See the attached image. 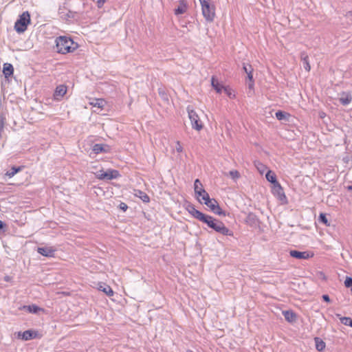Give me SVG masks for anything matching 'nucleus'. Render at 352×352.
I'll list each match as a JSON object with an SVG mask.
<instances>
[{"mask_svg": "<svg viewBox=\"0 0 352 352\" xmlns=\"http://www.w3.org/2000/svg\"><path fill=\"white\" fill-rule=\"evenodd\" d=\"M107 102L103 98H95L91 102H90V104L93 107H97L98 109H102L103 107L106 105Z\"/></svg>", "mask_w": 352, "mask_h": 352, "instance_id": "a211bd4d", "label": "nucleus"}, {"mask_svg": "<svg viewBox=\"0 0 352 352\" xmlns=\"http://www.w3.org/2000/svg\"><path fill=\"white\" fill-rule=\"evenodd\" d=\"M97 289L99 291L104 292L107 296L109 297L113 296L114 294V292L111 287L109 285L102 282L98 283Z\"/></svg>", "mask_w": 352, "mask_h": 352, "instance_id": "2eb2a0df", "label": "nucleus"}, {"mask_svg": "<svg viewBox=\"0 0 352 352\" xmlns=\"http://www.w3.org/2000/svg\"><path fill=\"white\" fill-rule=\"evenodd\" d=\"M37 251L43 256L47 257H53L54 255L55 249H54L52 247H42L38 248Z\"/></svg>", "mask_w": 352, "mask_h": 352, "instance_id": "dca6fc26", "label": "nucleus"}, {"mask_svg": "<svg viewBox=\"0 0 352 352\" xmlns=\"http://www.w3.org/2000/svg\"><path fill=\"white\" fill-rule=\"evenodd\" d=\"M78 1V0H68L62 6H60L58 11L59 17L68 23L78 20L80 17L79 12L73 9L75 3Z\"/></svg>", "mask_w": 352, "mask_h": 352, "instance_id": "f03ea898", "label": "nucleus"}, {"mask_svg": "<svg viewBox=\"0 0 352 352\" xmlns=\"http://www.w3.org/2000/svg\"><path fill=\"white\" fill-rule=\"evenodd\" d=\"M187 211L194 218L206 223L209 228L213 229L217 232H219L225 236H232V232L225 226V224L219 219L214 218L212 216L206 214L199 210H197L193 205H189L186 208Z\"/></svg>", "mask_w": 352, "mask_h": 352, "instance_id": "f257e3e1", "label": "nucleus"}, {"mask_svg": "<svg viewBox=\"0 0 352 352\" xmlns=\"http://www.w3.org/2000/svg\"><path fill=\"white\" fill-rule=\"evenodd\" d=\"M315 342H316V347L318 351H322L324 349L326 345H325V343L322 340H320L318 338H316Z\"/></svg>", "mask_w": 352, "mask_h": 352, "instance_id": "cd10ccee", "label": "nucleus"}, {"mask_svg": "<svg viewBox=\"0 0 352 352\" xmlns=\"http://www.w3.org/2000/svg\"><path fill=\"white\" fill-rule=\"evenodd\" d=\"M243 70L244 71L245 73L247 74L248 72H249V70L253 71L254 69L250 64L244 63L243 64Z\"/></svg>", "mask_w": 352, "mask_h": 352, "instance_id": "e433bc0d", "label": "nucleus"}, {"mask_svg": "<svg viewBox=\"0 0 352 352\" xmlns=\"http://www.w3.org/2000/svg\"><path fill=\"white\" fill-rule=\"evenodd\" d=\"M14 67L11 63H6L3 65V74L6 78L13 75Z\"/></svg>", "mask_w": 352, "mask_h": 352, "instance_id": "f3484780", "label": "nucleus"}, {"mask_svg": "<svg viewBox=\"0 0 352 352\" xmlns=\"http://www.w3.org/2000/svg\"><path fill=\"white\" fill-rule=\"evenodd\" d=\"M85 150L90 154H99L100 153H110L111 147L106 144H95L91 140H86L84 144Z\"/></svg>", "mask_w": 352, "mask_h": 352, "instance_id": "20e7f679", "label": "nucleus"}, {"mask_svg": "<svg viewBox=\"0 0 352 352\" xmlns=\"http://www.w3.org/2000/svg\"><path fill=\"white\" fill-rule=\"evenodd\" d=\"M201 6L202 14L208 23H212L215 18V6L210 3V0H199Z\"/></svg>", "mask_w": 352, "mask_h": 352, "instance_id": "39448f33", "label": "nucleus"}, {"mask_svg": "<svg viewBox=\"0 0 352 352\" xmlns=\"http://www.w3.org/2000/svg\"><path fill=\"white\" fill-rule=\"evenodd\" d=\"M283 314L285 320L289 322H294L296 320V314L292 311H284Z\"/></svg>", "mask_w": 352, "mask_h": 352, "instance_id": "b1692460", "label": "nucleus"}, {"mask_svg": "<svg viewBox=\"0 0 352 352\" xmlns=\"http://www.w3.org/2000/svg\"><path fill=\"white\" fill-rule=\"evenodd\" d=\"M67 87L65 85H60L57 86L54 92V98L55 100L60 101L62 100L63 96L66 94Z\"/></svg>", "mask_w": 352, "mask_h": 352, "instance_id": "ddd939ff", "label": "nucleus"}, {"mask_svg": "<svg viewBox=\"0 0 352 352\" xmlns=\"http://www.w3.org/2000/svg\"><path fill=\"white\" fill-rule=\"evenodd\" d=\"M200 204H204L210 210L216 214L225 216V212L222 210L218 201L215 199L210 198L208 195L204 199H199Z\"/></svg>", "mask_w": 352, "mask_h": 352, "instance_id": "0eeeda50", "label": "nucleus"}, {"mask_svg": "<svg viewBox=\"0 0 352 352\" xmlns=\"http://www.w3.org/2000/svg\"><path fill=\"white\" fill-rule=\"evenodd\" d=\"M322 298L324 301L327 302H330V298H329V296L327 294H324L322 296Z\"/></svg>", "mask_w": 352, "mask_h": 352, "instance_id": "58836bf2", "label": "nucleus"}, {"mask_svg": "<svg viewBox=\"0 0 352 352\" xmlns=\"http://www.w3.org/2000/svg\"><path fill=\"white\" fill-rule=\"evenodd\" d=\"M275 116L276 118L279 121H288L290 115L285 111L279 110L275 113Z\"/></svg>", "mask_w": 352, "mask_h": 352, "instance_id": "4be33fe9", "label": "nucleus"}, {"mask_svg": "<svg viewBox=\"0 0 352 352\" xmlns=\"http://www.w3.org/2000/svg\"><path fill=\"white\" fill-rule=\"evenodd\" d=\"M30 23V14L29 12H23L19 15V19L14 23V30L17 33L24 32L28 28V24Z\"/></svg>", "mask_w": 352, "mask_h": 352, "instance_id": "423d86ee", "label": "nucleus"}, {"mask_svg": "<svg viewBox=\"0 0 352 352\" xmlns=\"http://www.w3.org/2000/svg\"><path fill=\"white\" fill-rule=\"evenodd\" d=\"M339 100L342 105H347L351 102L352 96L349 93L342 92Z\"/></svg>", "mask_w": 352, "mask_h": 352, "instance_id": "412c9836", "label": "nucleus"}, {"mask_svg": "<svg viewBox=\"0 0 352 352\" xmlns=\"http://www.w3.org/2000/svg\"><path fill=\"white\" fill-rule=\"evenodd\" d=\"M95 175L100 180H111L120 177L119 171L114 169L100 170Z\"/></svg>", "mask_w": 352, "mask_h": 352, "instance_id": "6e6552de", "label": "nucleus"}, {"mask_svg": "<svg viewBox=\"0 0 352 352\" xmlns=\"http://www.w3.org/2000/svg\"><path fill=\"white\" fill-rule=\"evenodd\" d=\"M177 152H182V148L180 145H179V147L177 148Z\"/></svg>", "mask_w": 352, "mask_h": 352, "instance_id": "ea45409f", "label": "nucleus"}, {"mask_svg": "<svg viewBox=\"0 0 352 352\" xmlns=\"http://www.w3.org/2000/svg\"><path fill=\"white\" fill-rule=\"evenodd\" d=\"M265 177L267 180L272 183V184H274L275 183L278 182L276 180V174L272 170H268L266 173Z\"/></svg>", "mask_w": 352, "mask_h": 352, "instance_id": "393cba45", "label": "nucleus"}, {"mask_svg": "<svg viewBox=\"0 0 352 352\" xmlns=\"http://www.w3.org/2000/svg\"><path fill=\"white\" fill-rule=\"evenodd\" d=\"M56 52L58 54H66L74 52L78 44L68 36H59L55 39Z\"/></svg>", "mask_w": 352, "mask_h": 352, "instance_id": "7ed1b4c3", "label": "nucleus"}, {"mask_svg": "<svg viewBox=\"0 0 352 352\" xmlns=\"http://www.w3.org/2000/svg\"><path fill=\"white\" fill-rule=\"evenodd\" d=\"M188 5L186 0H179V5L174 9V14L176 16L183 14L188 10Z\"/></svg>", "mask_w": 352, "mask_h": 352, "instance_id": "4468645a", "label": "nucleus"}, {"mask_svg": "<svg viewBox=\"0 0 352 352\" xmlns=\"http://www.w3.org/2000/svg\"><path fill=\"white\" fill-rule=\"evenodd\" d=\"M340 320L342 324L352 327V319L349 317H340Z\"/></svg>", "mask_w": 352, "mask_h": 352, "instance_id": "2f4dec72", "label": "nucleus"}, {"mask_svg": "<svg viewBox=\"0 0 352 352\" xmlns=\"http://www.w3.org/2000/svg\"><path fill=\"white\" fill-rule=\"evenodd\" d=\"M23 168V166H19V167H12L9 171H8L6 173V175L8 177L11 178L15 174H16L18 172L21 171Z\"/></svg>", "mask_w": 352, "mask_h": 352, "instance_id": "bb28decb", "label": "nucleus"}, {"mask_svg": "<svg viewBox=\"0 0 352 352\" xmlns=\"http://www.w3.org/2000/svg\"><path fill=\"white\" fill-rule=\"evenodd\" d=\"M188 118L190 120L192 129L200 131L203 128V124L197 112L190 106L187 107Z\"/></svg>", "mask_w": 352, "mask_h": 352, "instance_id": "1a4fd4ad", "label": "nucleus"}, {"mask_svg": "<svg viewBox=\"0 0 352 352\" xmlns=\"http://www.w3.org/2000/svg\"><path fill=\"white\" fill-rule=\"evenodd\" d=\"M229 175L234 180H236L240 177V173L236 170H230L229 172Z\"/></svg>", "mask_w": 352, "mask_h": 352, "instance_id": "72a5a7b5", "label": "nucleus"}, {"mask_svg": "<svg viewBox=\"0 0 352 352\" xmlns=\"http://www.w3.org/2000/svg\"><path fill=\"white\" fill-rule=\"evenodd\" d=\"M25 307L31 313H37L39 311H41L43 312L45 311L44 309L41 308L35 305H29Z\"/></svg>", "mask_w": 352, "mask_h": 352, "instance_id": "c756f323", "label": "nucleus"}, {"mask_svg": "<svg viewBox=\"0 0 352 352\" xmlns=\"http://www.w3.org/2000/svg\"><path fill=\"white\" fill-rule=\"evenodd\" d=\"M223 90L230 98H234L235 97V94L232 93V89L229 87H224Z\"/></svg>", "mask_w": 352, "mask_h": 352, "instance_id": "473e14b6", "label": "nucleus"}, {"mask_svg": "<svg viewBox=\"0 0 352 352\" xmlns=\"http://www.w3.org/2000/svg\"><path fill=\"white\" fill-rule=\"evenodd\" d=\"M272 191L274 195L278 196L280 198L282 196L285 197L283 189L278 182H276L274 184H273Z\"/></svg>", "mask_w": 352, "mask_h": 352, "instance_id": "aec40b11", "label": "nucleus"}, {"mask_svg": "<svg viewBox=\"0 0 352 352\" xmlns=\"http://www.w3.org/2000/svg\"><path fill=\"white\" fill-rule=\"evenodd\" d=\"M348 189H349V190H352V186H348Z\"/></svg>", "mask_w": 352, "mask_h": 352, "instance_id": "79ce46f5", "label": "nucleus"}, {"mask_svg": "<svg viewBox=\"0 0 352 352\" xmlns=\"http://www.w3.org/2000/svg\"><path fill=\"white\" fill-rule=\"evenodd\" d=\"M247 78L248 80V88L252 89L254 85V81L253 78V71L249 70V72L247 73Z\"/></svg>", "mask_w": 352, "mask_h": 352, "instance_id": "c85d7f7f", "label": "nucleus"}, {"mask_svg": "<svg viewBox=\"0 0 352 352\" xmlns=\"http://www.w3.org/2000/svg\"><path fill=\"white\" fill-rule=\"evenodd\" d=\"M105 1H106V0H98L97 1V6H98V8H101L103 6V5L105 3Z\"/></svg>", "mask_w": 352, "mask_h": 352, "instance_id": "4c0bfd02", "label": "nucleus"}, {"mask_svg": "<svg viewBox=\"0 0 352 352\" xmlns=\"http://www.w3.org/2000/svg\"><path fill=\"white\" fill-rule=\"evenodd\" d=\"M135 195L137 197H140L145 203H148L150 201V198H149L148 195L146 193H145L141 190L137 191V192L135 193Z\"/></svg>", "mask_w": 352, "mask_h": 352, "instance_id": "a878e982", "label": "nucleus"}, {"mask_svg": "<svg viewBox=\"0 0 352 352\" xmlns=\"http://www.w3.org/2000/svg\"><path fill=\"white\" fill-rule=\"evenodd\" d=\"M194 191L195 197L199 201V199L203 200L207 197L209 194L206 191L204 186L199 179H196L194 182Z\"/></svg>", "mask_w": 352, "mask_h": 352, "instance_id": "9d476101", "label": "nucleus"}, {"mask_svg": "<svg viewBox=\"0 0 352 352\" xmlns=\"http://www.w3.org/2000/svg\"><path fill=\"white\" fill-rule=\"evenodd\" d=\"M300 58L302 62L304 69L306 71L309 72L311 69V66L309 62V57L305 52H301Z\"/></svg>", "mask_w": 352, "mask_h": 352, "instance_id": "6ab92c4d", "label": "nucleus"}, {"mask_svg": "<svg viewBox=\"0 0 352 352\" xmlns=\"http://www.w3.org/2000/svg\"><path fill=\"white\" fill-rule=\"evenodd\" d=\"M3 223L1 221H0V229L3 228Z\"/></svg>", "mask_w": 352, "mask_h": 352, "instance_id": "a19ab883", "label": "nucleus"}, {"mask_svg": "<svg viewBox=\"0 0 352 352\" xmlns=\"http://www.w3.org/2000/svg\"><path fill=\"white\" fill-rule=\"evenodd\" d=\"M319 219L320 221L323 223L325 226H329L330 224L328 221V219H327L326 217V215L324 213H320V216H319Z\"/></svg>", "mask_w": 352, "mask_h": 352, "instance_id": "f704fd0d", "label": "nucleus"}, {"mask_svg": "<svg viewBox=\"0 0 352 352\" xmlns=\"http://www.w3.org/2000/svg\"><path fill=\"white\" fill-rule=\"evenodd\" d=\"M211 85L212 87L214 89V90L219 94L221 93L225 87L223 85L220 84L218 82V80L214 78V76L212 77Z\"/></svg>", "mask_w": 352, "mask_h": 352, "instance_id": "5701e85b", "label": "nucleus"}, {"mask_svg": "<svg viewBox=\"0 0 352 352\" xmlns=\"http://www.w3.org/2000/svg\"><path fill=\"white\" fill-rule=\"evenodd\" d=\"M256 168L261 174H263V173L267 170V167L261 163H258L256 164Z\"/></svg>", "mask_w": 352, "mask_h": 352, "instance_id": "c9c22d12", "label": "nucleus"}, {"mask_svg": "<svg viewBox=\"0 0 352 352\" xmlns=\"http://www.w3.org/2000/svg\"><path fill=\"white\" fill-rule=\"evenodd\" d=\"M18 337L23 340H30L33 338H40L41 336L36 331L27 330L23 333L19 332Z\"/></svg>", "mask_w": 352, "mask_h": 352, "instance_id": "f8f14e48", "label": "nucleus"}, {"mask_svg": "<svg viewBox=\"0 0 352 352\" xmlns=\"http://www.w3.org/2000/svg\"><path fill=\"white\" fill-rule=\"evenodd\" d=\"M5 121H6V115L3 112H1L0 113V138H1V133L3 131Z\"/></svg>", "mask_w": 352, "mask_h": 352, "instance_id": "7c9ffc66", "label": "nucleus"}, {"mask_svg": "<svg viewBox=\"0 0 352 352\" xmlns=\"http://www.w3.org/2000/svg\"><path fill=\"white\" fill-rule=\"evenodd\" d=\"M289 254L292 257L298 259H309L314 256V252L310 251L299 252L297 250H291Z\"/></svg>", "mask_w": 352, "mask_h": 352, "instance_id": "9b49d317", "label": "nucleus"}]
</instances>
